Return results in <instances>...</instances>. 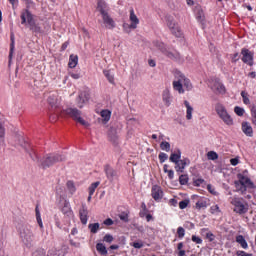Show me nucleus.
<instances>
[{
	"label": "nucleus",
	"instance_id": "50",
	"mask_svg": "<svg viewBox=\"0 0 256 256\" xmlns=\"http://www.w3.org/2000/svg\"><path fill=\"white\" fill-rule=\"evenodd\" d=\"M67 188H68L69 192L71 193V195H73V193H75V191H76L75 184L73 183V181L67 182Z\"/></svg>",
	"mask_w": 256,
	"mask_h": 256
},
{
	"label": "nucleus",
	"instance_id": "55",
	"mask_svg": "<svg viewBox=\"0 0 256 256\" xmlns=\"http://www.w3.org/2000/svg\"><path fill=\"white\" fill-rule=\"evenodd\" d=\"M103 241L105 243H113V235L111 234H106L103 238Z\"/></svg>",
	"mask_w": 256,
	"mask_h": 256
},
{
	"label": "nucleus",
	"instance_id": "56",
	"mask_svg": "<svg viewBox=\"0 0 256 256\" xmlns=\"http://www.w3.org/2000/svg\"><path fill=\"white\" fill-rule=\"evenodd\" d=\"M76 121L80 123V125H83V127H89V122L85 121L81 116Z\"/></svg>",
	"mask_w": 256,
	"mask_h": 256
},
{
	"label": "nucleus",
	"instance_id": "31",
	"mask_svg": "<svg viewBox=\"0 0 256 256\" xmlns=\"http://www.w3.org/2000/svg\"><path fill=\"white\" fill-rule=\"evenodd\" d=\"M78 63H79V56L71 54L69 57L68 67H70V69H75Z\"/></svg>",
	"mask_w": 256,
	"mask_h": 256
},
{
	"label": "nucleus",
	"instance_id": "33",
	"mask_svg": "<svg viewBox=\"0 0 256 256\" xmlns=\"http://www.w3.org/2000/svg\"><path fill=\"white\" fill-rule=\"evenodd\" d=\"M100 117H102L103 123H109L111 119V111H109L108 109L102 110L100 112Z\"/></svg>",
	"mask_w": 256,
	"mask_h": 256
},
{
	"label": "nucleus",
	"instance_id": "27",
	"mask_svg": "<svg viewBox=\"0 0 256 256\" xmlns=\"http://www.w3.org/2000/svg\"><path fill=\"white\" fill-rule=\"evenodd\" d=\"M236 243L242 247V249H249V244L247 243V240H245V236L238 235L236 236Z\"/></svg>",
	"mask_w": 256,
	"mask_h": 256
},
{
	"label": "nucleus",
	"instance_id": "38",
	"mask_svg": "<svg viewBox=\"0 0 256 256\" xmlns=\"http://www.w3.org/2000/svg\"><path fill=\"white\" fill-rule=\"evenodd\" d=\"M0 145H5V128L0 122Z\"/></svg>",
	"mask_w": 256,
	"mask_h": 256
},
{
	"label": "nucleus",
	"instance_id": "14",
	"mask_svg": "<svg viewBox=\"0 0 256 256\" xmlns=\"http://www.w3.org/2000/svg\"><path fill=\"white\" fill-rule=\"evenodd\" d=\"M163 195H164V193H163V189L161 188V186H159V185L152 186L151 196L154 199V201L159 203V201H161V199H163Z\"/></svg>",
	"mask_w": 256,
	"mask_h": 256
},
{
	"label": "nucleus",
	"instance_id": "28",
	"mask_svg": "<svg viewBox=\"0 0 256 256\" xmlns=\"http://www.w3.org/2000/svg\"><path fill=\"white\" fill-rule=\"evenodd\" d=\"M184 105L186 107V119L188 121H191V119H193V108L191 107V104L187 100L184 101Z\"/></svg>",
	"mask_w": 256,
	"mask_h": 256
},
{
	"label": "nucleus",
	"instance_id": "35",
	"mask_svg": "<svg viewBox=\"0 0 256 256\" xmlns=\"http://www.w3.org/2000/svg\"><path fill=\"white\" fill-rule=\"evenodd\" d=\"M103 75L111 83V85H115V76L113 73H111V70H103Z\"/></svg>",
	"mask_w": 256,
	"mask_h": 256
},
{
	"label": "nucleus",
	"instance_id": "64",
	"mask_svg": "<svg viewBox=\"0 0 256 256\" xmlns=\"http://www.w3.org/2000/svg\"><path fill=\"white\" fill-rule=\"evenodd\" d=\"M103 224L107 227H111V225H113V219L107 218L106 220H104Z\"/></svg>",
	"mask_w": 256,
	"mask_h": 256
},
{
	"label": "nucleus",
	"instance_id": "6",
	"mask_svg": "<svg viewBox=\"0 0 256 256\" xmlns=\"http://www.w3.org/2000/svg\"><path fill=\"white\" fill-rule=\"evenodd\" d=\"M61 161H65V157L59 154H47L40 160L39 167L42 169H47L48 167H52L55 163H59Z\"/></svg>",
	"mask_w": 256,
	"mask_h": 256
},
{
	"label": "nucleus",
	"instance_id": "45",
	"mask_svg": "<svg viewBox=\"0 0 256 256\" xmlns=\"http://www.w3.org/2000/svg\"><path fill=\"white\" fill-rule=\"evenodd\" d=\"M24 2L26 5V9H24V11H29L30 9H34L35 2H33V0H24Z\"/></svg>",
	"mask_w": 256,
	"mask_h": 256
},
{
	"label": "nucleus",
	"instance_id": "21",
	"mask_svg": "<svg viewBox=\"0 0 256 256\" xmlns=\"http://www.w3.org/2000/svg\"><path fill=\"white\" fill-rule=\"evenodd\" d=\"M48 104L52 109H57L59 107V96H57V93H52L48 97Z\"/></svg>",
	"mask_w": 256,
	"mask_h": 256
},
{
	"label": "nucleus",
	"instance_id": "61",
	"mask_svg": "<svg viewBox=\"0 0 256 256\" xmlns=\"http://www.w3.org/2000/svg\"><path fill=\"white\" fill-rule=\"evenodd\" d=\"M203 183H205V180H203V179H201V178L196 179V180L194 181L195 187H201V185H203Z\"/></svg>",
	"mask_w": 256,
	"mask_h": 256
},
{
	"label": "nucleus",
	"instance_id": "26",
	"mask_svg": "<svg viewBox=\"0 0 256 256\" xmlns=\"http://www.w3.org/2000/svg\"><path fill=\"white\" fill-rule=\"evenodd\" d=\"M213 91H215V93H219L220 95H225L226 93V89H225V85H223V83L216 81L212 87Z\"/></svg>",
	"mask_w": 256,
	"mask_h": 256
},
{
	"label": "nucleus",
	"instance_id": "12",
	"mask_svg": "<svg viewBox=\"0 0 256 256\" xmlns=\"http://www.w3.org/2000/svg\"><path fill=\"white\" fill-rule=\"evenodd\" d=\"M241 55H242V61L246 64L249 65V67H253V59L255 57V54L251 52L247 48H242L241 49Z\"/></svg>",
	"mask_w": 256,
	"mask_h": 256
},
{
	"label": "nucleus",
	"instance_id": "48",
	"mask_svg": "<svg viewBox=\"0 0 256 256\" xmlns=\"http://www.w3.org/2000/svg\"><path fill=\"white\" fill-rule=\"evenodd\" d=\"M196 209H207V202L203 200L196 202Z\"/></svg>",
	"mask_w": 256,
	"mask_h": 256
},
{
	"label": "nucleus",
	"instance_id": "52",
	"mask_svg": "<svg viewBox=\"0 0 256 256\" xmlns=\"http://www.w3.org/2000/svg\"><path fill=\"white\" fill-rule=\"evenodd\" d=\"M32 256H46L45 249L40 248V249L36 250V251L32 254Z\"/></svg>",
	"mask_w": 256,
	"mask_h": 256
},
{
	"label": "nucleus",
	"instance_id": "42",
	"mask_svg": "<svg viewBox=\"0 0 256 256\" xmlns=\"http://www.w3.org/2000/svg\"><path fill=\"white\" fill-rule=\"evenodd\" d=\"M207 157L210 161H216V159H219V154L215 151H209L207 153Z\"/></svg>",
	"mask_w": 256,
	"mask_h": 256
},
{
	"label": "nucleus",
	"instance_id": "47",
	"mask_svg": "<svg viewBox=\"0 0 256 256\" xmlns=\"http://www.w3.org/2000/svg\"><path fill=\"white\" fill-rule=\"evenodd\" d=\"M234 113H236L238 117H243V115H245V109H243L242 107L236 106L234 108Z\"/></svg>",
	"mask_w": 256,
	"mask_h": 256
},
{
	"label": "nucleus",
	"instance_id": "1",
	"mask_svg": "<svg viewBox=\"0 0 256 256\" xmlns=\"http://www.w3.org/2000/svg\"><path fill=\"white\" fill-rule=\"evenodd\" d=\"M17 232L18 235L25 247L30 249L33 247V241L35 240V234L33 233V228L31 225L27 223H20L17 225Z\"/></svg>",
	"mask_w": 256,
	"mask_h": 256
},
{
	"label": "nucleus",
	"instance_id": "18",
	"mask_svg": "<svg viewBox=\"0 0 256 256\" xmlns=\"http://www.w3.org/2000/svg\"><path fill=\"white\" fill-rule=\"evenodd\" d=\"M102 20L106 29H110V30L115 29L116 27L115 20H113V18H111L109 14L102 15Z\"/></svg>",
	"mask_w": 256,
	"mask_h": 256
},
{
	"label": "nucleus",
	"instance_id": "4",
	"mask_svg": "<svg viewBox=\"0 0 256 256\" xmlns=\"http://www.w3.org/2000/svg\"><path fill=\"white\" fill-rule=\"evenodd\" d=\"M215 112L219 119H221V121H223V123L228 127H231L234 124L233 117L229 114V111H227V108L222 103L218 102L215 104Z\"/></svg>",
	"mask_w": 256,
	"mask_h": 256
},
{
	"label": "nucleus",
	"instance_id": "11",
	"mask_svg": "<svg viewBox=\"0 0 256 256\" xmlns=\"http://www.w3.org/2000/svg\"><path fill=\"white\" fill-rule=\"evenodd\" d=\"M20 145H21V147H23V149H25V151H27V153L29 154L30 159H32V161H34V163H37V165H40L41 159L39 158V155L37 154L35 149L27 148L29 144H27L25 139H23V138L20 139Z\"/></svg>",
	"mask_w": 256,
	"mask_h": 256
},
{
	"label": "nucleus",
	"instance_id": "19",
	"mask_svg": "<svg viewBox=\"0 0 256 256\" xmlns=\"http://www.w3.org/2000/svg\"><path fill=\"white\" fill-rule=\"evenodd\" d=\"M97 11H99L100 15L102 16L109 14V6L107 5V2L99 0L97 3Z\"/></svg>",
	"mask_w": 256,
	"mask_h": 256
},
{
	"label": "nucleus",
	"instance_id": "41",
	"mask_svg": "<svg viewBox=\"0 0 256 256\" xmlns=\"http://www.w3.org/2000/svg\"><path fill=\"white\" fill-rule=\"evenodd\" d=\"M98 185H101V182L97 181V182L92 183L89 186L88 191H89L90 195H94L95 189H97Z\"/></svg>",
	"mask_w": 256,
	"mask_h": 256
},
{
	"label": "nucleus",
	"instance_id": "37",
	"mask_svg": "<svg viewBox=\"0 0 256 256\" xmlns=\"http://www.w3.org/2000/svg\"><path fill=\"white\" fill-rule=\"evenodd\" d=\"M160 149L162 151H166V153H169V151H171V144L167 141H162L160 143Z\"/></svg>",
	"mask_w": 256,
	"mask_h": 256
},
{
	"label": "nucleus",
	"instance_id": "57",
	"mask_svg": "<svg viewBox=\"0 0 256 256\" xmlns=\"http://www.w3.org/2000/svg\"><path fill=\"white\" fill-rule=\"evenodd\" d=\"M221 210L219 209V205H213L210 208V213H212L213 215H215V213H219Z\"/></svg>",
	"mask_w": 256,
	"mask_h": 256
},
{
	"label": "nucleus",
	"instance_id": "39",
	"mask_svg": "<svg viewBox=\"0 0 256 256\" xmlns=\"http://www.w3.org/2000/svg\"><path fill=\"white\" fill-rule=\"evenodd\" d=\"M241 97L243 99L244 105H251V100L249 99V94L247 92L242 91Z\"/></svg>",
	"mask_w": 256,
	"mask_h": 256
},
{
	"label": "nucleus",
	"instance_id": "23",
	"mask_svg": "<svg viewBox=\"0 0 256 256\" xmlns=\"http://www.w3.org/2000/svg\"><path fill=\"white\" fill-rule=\"evenodd\" d=\"M162 101L166 105V107H169L171 105V102L173 101V97L171 96V92L169 89H165L162 93Z\"/></svg>",
	"mask_w": 256,
	"mask_h": 256
},
{
	"label": "nucleus",
	"instance_id": "25",
	"mask_svg": "<svg viewBox=\"0 0 256 256\" xmlns=\"http://www.w3.org/2000/svg\"><path fill=\"white\" fill-rule=\"evenodd\" d=\"M62 213L63 215H66V217H73V210L71 209V203H69V200L64 201Z\"/></svg>",
	"mask_w": 256,
	"mask_h": 256
},
{
	"label": "nucleus",
	"instance_id": "54",
	"mask_svg": "<svg viewBox=\"0 0 256 256\" xmlns=\"http://www.w3.org/2000/svg\"><path fill=\"white\" fill-rule=\"evenodd\" d=\"M188 205H189V200H182L179 202L180 209H187Z\"/></svg>",
	"mask_w": 256,
	"mask_h": 256
},
{
	"label": "nucleus",
	"instance_id": "8",
	"mask_svg": "<svg viewBox=\"0 0 256 256\" xmlns=\"http://www.w3.org/2000/svg\"><path fill=\"white\" fill-rule=\"evenodd\" d=\"M172 83H179L180 85H184L186 91H191V89H193V84L191 83V80H189V78H186L185 74H183L179 70L175 71L174 80Z\"/></svg>",
	"mask_w": 256,
	"mask_h": 256
},
{
	"label": "nucleus",
	"instance_id": "51",
	"mask_svg": "<svg viewBox=\"0 0 256 256\" xmlns=\"http://www.w3.org/2000/svg\"><path fill=\"white\" fill-rule=\"evenodd\" d=\"M177 235L180 239H183V237H185V228L183 227H178L177 229Z\"/></svg>",
	"mask_w": 256,
	"mask_h": 256
},
{
	"label": "nucleus",
	"instance_id": "3",
	"mask_svg": "<svg viewBox=\"0 0 256 256\" xmlns=\"http://www.w3.org/2000/svg\"><path fill=\"white\" fill-rule=\"evenodd\" d=\"M21 25H29L30 31L35 35H41L43 33V29L39 26L38 23L35 22L33 18V14L29 10H22L21 11Z\"/></svg>",
	"mask_w": 256,
	"mask_h": 256
},
{
	"label": "nucleus",
	"instance_id": "49",
	"mask_svg": "<svg viewBox=\"0 0 256 256\" xmlns=\"http://www.w3.org/2000/svg\"><path fill=\"white\" fill-rule=\"evenodd\" d=\"M184 244L183 242L178 243L177 249H178V256H185V250H183Z\"/></svg>",
	"mask_w": 256,
	"mask_h": 256
},
{
	"label": "nucleus",
	"instance_id": "15",
	"mask_svg": "<svg viewBox=\"0 0 256 256\" xmlns=\"http://www.w3.org/2000/svg\"><path fill=\"white\" fill-rule=\"evenodd\" d=\"M130 21H131V24H124L123 25V28L124 30L127 29H135L137 27V25L139 24V18L137 17V15L135 14V10L131 9L130 10Z\"/></svg>",
	"mask_w": 256,
	"mask_h": 256
},
{
	"label": "nucleus",
	"instance_id": "60",
	"mask_svg": "<svg viewBox=\"0 0 256 256\" xmlns=\"http://www.w3.org/2000/svg\"><path fill=\"white\" fill-rule=\"evenodd\" d=\"M236 256H253V254L247 253V252H245L243 250H238L236 252Z\"/></svg>",
	"mask_w": 256,
	"mask_h": 256
},
{
	"label": "nucleus",
	"instance_id": "58",
	"mask_svg": "<svg viewBox=\"0 0 256 256\" xmlns=\"http://www.w3.org/2000/svg\"><path fill=\"white\" fill-rule=\"evenodd\" d=\"M206 239H208V241H210V243H212V241H215V234L212 232H207Z\"/></svg>",
	"mask_w": 256,
	"mask_h": 256
},
{
	"label": "nucleus",
	"instance_id": "30",
	"mask_svg": "<svg viewBox=\"0 0 256 256\" xmlns=\"http://www.w3.org/2000/svg\"><path fill=\"white\" fill-rule=\"evenodd\" d=\"M169 161H171V163H179V161H181V150L177 149L172 153L169 157Z\"/></svg>",
	"mask_w": 256,
	"mask_h": 256
},
{
	"label": "nucleus",
	"instance_id": "44",
	"mask_svg": "<svg viewBox=\"0 0 256 256\" xmlns=\"http://www.w3.org/2000/svg\"><path fill=\"white\" fill-rule=\"evenodd\" d=\"M250 113H251V117H252L251 121H252L253 125H256V106L255 105L251 106Z\"/></svg>",
	"mask_w": 256,
	"mask_h": 256
},
{
	"label": "nucleus",
	"instance_id": "46",
	"mask_svg": "<svg viewBox=\"0 0 256 256\" xmlns=\"http://www.w3.org/2000/svg\"><path fill=\"white\" fill-rule=\"evenodd\" d=\"M158 159H159L160 163H165V161H167L169 159V155H167V153H165V152H160L158 155Z\"/></svg>",
	"mask_w": 256,
	"mask_h": 256
},
{
	"label": "nucleus",
	"instance_id": "53",
	"mask_svg": "<svg viewBox=\"0 0 256 256\" xmlns=\"http://www.w3.org/2000/svg\"><path fill=\"white\" fill-rule=\"evenodd\" d=\"M192 241L193 243H196V245H201V243H203V239L196 235H192Z\"/></svg>",
	"mask_w": 256,
	"mask_h": 256
},
{
	"label": "nucleus",
	"instance_id": "43",
	"mask_svg": "<svg viewBox=\"0 0 256 256\" xmlns=\"http://www.w3.org/2000/svg\"><path fill=\"white\" fill-rule=\"evenodd\" d=\"M11 44H10V52H9V62L11 63V59H13V51H15V40L13 36L11 37Z\"/></svg>",
	"mask_w": 256,
	"mask_h": 256
},
{
	"label": "nucleus",
	"instance_id": "29",
	"mask_svg": "<svg viewBox=\"0 0 256 256\" xmlns=\"http://www.w3.org/2000/svg\"><path fill=\"white\" fill-rule=\"evenodd\" d=\"M172 87L174 91L179 93V95H183L185 93V90H187L184 84H180L179 82H172Z\"/></svg>",
	"mask_w": 256,
	"mask_h": 256
},
{
	"label": "nucleus",
	"instance_id": "22",
	"mask_svg": "<svg viewBox=\"0 0 256 256\" xmlns=\"http://www.w3.org/2000/svg\"><path fill=\"white\" fill-rule=\"evenodd\" d=\"M66 115H69L74 121H77L81 117V111L77 108H68L66 109Z\"/></svg>",
	"mask_w": 256,
	"mask_h": 256
},
{
	"label": "nucleus",
	"instance_id": "36",
	"mask_svg": "<svg viewBox=\"0 0 256 256\" xmlns=\"http://www.w3.org/2000/svg\"><path fill=\"white\" fill-rule=\"evenodd\" d=\"M96 250L98 253H100V255H107V247H105V244L103 243H97Z\"/></svg>",
	"mask_w": 256,
	"mask_h": 256
},
{
	"label": "nucleus",
	"instance_id": "9",
	"mask_svg": "<svg viewBox=\"0 0 256 256\" xmlns=\"http://www.w3.org/2000/svg\"><path fill=\"white\" fill-rule=\"evenodd\" d=\"M153 45H154V47H156V49H159V51H161V53H163V55H166V57H168L169 59H176L177 60L181 57L179 52L173 53L171 51H168L167 46L163 42L154 41Z\"/></svg>",
	"mask_w": 256,
	"mask_h": 256
},
{
	"label": "nucleus",
	"instance_id": "34",
	"mask_svg": "<svg viewBox=\"0 0 256 256\" xmlns=\"http://www.w3.org/2000/svg\"><path fill=\"white\" fill-rule=\"evenodd\" d=\"M35 213H36V220L37 223L41 229V231H43L44 226H43V220L41 219V211L39 210V205L36 206L35 208Z\"/></svg>",
	"mask_w": 256,
	"mask_h": 256
},
{
	"label": "nucleus",
	"instance_id": "40",
	"mask_svg": "<svg viewBox=\"0 0 256 256\" xmlns=\"http://www.w3.org/2000/svg\"><path fill=\"white\" fill-rule=\"evenodd\" d=\"M180 185H187L189 183V176L187 174H182L179 176Z\"/></svg>",
	"mask_w": 256,
	"mask_h": 256
},
{
	"label": "nucleus",
	"instance_id": "5",
	"mask_svg": "<svg viewBox=\"0 0 256 256\" xmlns=\"http://www.w3.org/2000/svg\"><path fill=\"white\" fill-rule=\"evenodd\" d=\"M230 203L234 207V213H237L238 215H245V213L249 211V204L243 198L238 196L231 197Z\"/></svg>",
	"mask_w": 256,
	"mask_h": 256
},
{
	"label": "nucleus",
	"instance_id": "13",
	"mask_svg": "<svg viewBox=\"0 0 256 256\" xmlns=\"http://www.w3.org/2000/svg\"><path fill=\"white\" fill-rule=\"evenodd\" d=\"M104 173L110 183H113V181H115V179H118L119 177V174H117V170L113 169V167H111L110 165L104 166Z\"/></svg>",
	"mask_w": 256,
	"mask_h": 256
},
{
	"label": "nucleus",
	"instance_id": "17",
	"mask_svg": "<svg viewBox=\"0 0 256 256\" xmlns=\"http://www.w3.org/2000/svg\"><path fill=\"white\" fill-rule=\"evenodd\" d=\"M79 217L82 225H87V221H89V210H87V205L82 204L79 210Z\"/></svg>",
	"mask_w": 256,
	"mask_h": 256
},
{
	"label": "nucleus",
	"instance_id": "63",
	"mask_svg": "<svg viewBox=\"0 0 256 256\" xmlns=\"http://www.w3.org/2000/svg\"><path fill=\"white\" fill-rule=\"evenodd\" d=\"M132 247H134V249H141L143 247V242H133Z\"/></svg>",
	"mask_w": 256,
	"mask_h": 256
},
{
	"label": "nucleus",
	"instance_id": "62",
	"mask_svg": "<svg viewBox=\"0 0 256 256\" xmlns=\"http://www.w3.org/2000/svg\"><path fill=\"white\" fill-rule=\"evenodd\" d=\"M119 217H120L121 221H124V223H128L129 222V215L121 214Z\"/></svg>",
	"mask_w": 256,
	"mask_h": 256
},
{
	"label": "nucleus",
	"instance_id": "10",
	"mask_svg": "<svg viewBox=\"0 0 256 256\" xmlns=\"http://www.w3.org/2000/svg\"><path fill=\"white\" fill-rule=\"evenodd\" d=\"M89 99H91V93L89 90L81 91L76 98V105L79 109H83L85 105L89 103Z\"/></svg>",
	"mask_w": 256,
	"mask_h": 256
},
{
	"label": "nucleus",
	"instance_id": "20",
	"mask_svg": "<svg viewBox=\"0 0 256 256\" xmlns=\"http://www.w3.org/2000/svg\"><path fill=\"white\" fill-rule=\"evenodd\" d=\"M67 255V249L66 248H51L48 251L47 256H65Z\"/></svg>",
	"mask_w": 256,
	"mask_h": 256
},
{
	"label": "nucleus",
	"instance_id": "7",
	"mask_svg": "<svg viewBox=\"0 0 256 256\" xmlns=\"http://www.w3.org/2000/svg\"><path fill=\"white\" fill-rule=\"evenodd\" d=\"M165 21L172 35H175V37H183V32H181V28L179 27V24L175 22V18L173 16L166 15Z\"/></svg>",
	"mask_w": 256,
	"mask_h": 256
},
{
	"label": "nucleus",
	"instance_id": "59",
	"mask_svg": "<svg viewBox=\"0 0 256 256\" xmlns=\"http://www.w3.org/2000/svg\"><path fill=\"white\" fill-rule=\"evenodd\" d=\"M230 164L233 167H237V165H239V156L235 157V158H231L230 159Z\"/></svg>",
	"mask_w": 256,
	"mask_h": 256
},
{
	"label": "nucleus",
	"instance_id": "16",
	"mask_svg": "<svg viewBox=\"0 0 256 256\" xmlns=\"http://www.w3.org/2000/svg\"><path fill=\"white\" fill-rule=\"evenodd\" d=\"M175 165L177 173H183V171H185V167L191 165V160H189V158L180 159L175 163Z\"/></svg>",
	"mask_w": 256,
	"mask_h": 256
},
{
	"label": "nucleus",
	"instance_id": "24",
	"mask_svg": "<svg viewBox=\"0 0 256 256\" xmlns=\"http://www.w3.org/2000/svg\"><path fill=\"white\" fill-rule=\"evenodd\" d=\"M242 132L246 137H253V127L249 122H242Z\"/></svg>",
	"mask_w": 256,
	"mask_h": 256
},
{
	"label": "nucleus",
	"instance_id": "2",
	"mask_svg": "<svg viewBox=\"0 0 256 256\" xmlns=\"http://www.w3.org/2000/svg\"><path fill=\"white\" fill-rule=\"evenodd\" d=\"M248 174L249 171L244 170L242 173L237 175L238 180L234 182L237 193H241V195H245V193H247V189H255V184L247 176Z\"/></svg>",
	"mask_w": 256,
	"mask_h": 256
},
{
	"label": "nucleus",
	"instance_id": "32",
	"mask_svg": "<svg viewBox=\"0 0 256 256\" xmlns=\"http://www.w3.org/2000/svg\"><path fill=\"white\" fill-rule=\"evenodd\" d=\"M88 229H89L90 233L95 235L96 233H99V230L101 229V224H99V222L90 223L88 225Z\"/></svg>",
	"mask_w": 256,
	"mask_h": 256
}]
</instances>
